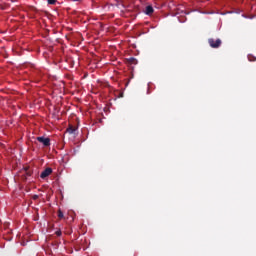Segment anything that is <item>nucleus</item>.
Listing matches in <instances>:
<instances>
[{
    "label": "nucleus",
    "instance_id": "nucleus-1",
    "mask_svg": "<svg viewBox=\"0 0 256 256\" xmlns=\"http://www.w3.org/2000/svg\"><path fill=\"white\" fill-rule=\"evenodd\" d=\"M208 43L210 45V47H212V49H219V47H221V39H214V38H209L208 39Z\"/></svg>",
    "mask_w": 256,
    "mask_h": 256
},
{
    "label": "nucleus",
    "instance_id": "nucleus-2",
    "mask_svg": "<svg viewBox=\"0 0 256 256\" xmlns=\"http://www.w3.org/2000/svg\"><path fill=\"white\" fill-rule=\"evenodd\" d=\"M37 141H39V143H42V145H44V147H50L51 146V139L50 138H45L43 136H39L36 138Z\"/></svg>",
    "mask_w": 256,
    "mask_h": 256
},
{
    "label": "nucleus",
    "instance_id": "nucleus-3",
    "mask_svg": "<svg viewBox=\"0 0 256 256\" xmlns=\"http://www.w3.org/2000/svg\"><path fill=\"white\" fill-rule=\"evenodd\" d=\"M51 173H53V169L48 167L44 171H42V173L40 174V177L41 179H47V177H49Z\"/></svg>",
    "mask_w": 256,
    "mask_h": 256
},
{
    "label": "nucleus",
    "instance_id": "nucleus-4",
    "mask_svg": "<svg viewBox=\"0 0 256 256\" xmlns=\"http://www.w3.org/2000/svg\"><path fill=\"white\" fill-rule=\"evenodd\" d=\"M154 11L155 10L153 9V6L148 5V6H146L144 13L146 15H153Z\"/></svg>",
    "mask_w": 256,
    "mask_h": 256
},
{
    "label": "nucleus",
    "instance_id": "nucleus-5",
    "mask_svg": "<svg viewBox=\"0 0 256 256\" xmlns=\"http://www.w3.org/2000/svg\"><path fill=\"white\" fill-rule=\"evenodd\" d=\"M75 131H77V129L74 128L73 125H70V126L67 128V133H69L70 135H73V133H75Z\"/></svg>",
    "mask_w": 256,
    "mask_h": 256
},
{
    "label": "nucleus",
    "instance_id": "nucleus-6",
    "mask_svg": "<svg viewBox=\"0 0 256 256\" xmlns=\"http://www.w3.org/2000/svg\"><path fill=\"white\" fill-rule=\"evenodd\" d=\"M129 65H137V59H135L134 57H130L127 59Z\"/></svg>",
    "mask_w": 256,
    "mask_h": 256
},
{
    "label": "nucleus",
    "instance_id": "nucleus-7",
    "mask_svg": "<svg viewBox=\"0 0 256 256\" xmlns=\"http://www.w3.org/2000/svg\"><path fill=\"white\" fill-rule=\"evenodd\" d=\"M58 217H59V219H63L65 217L63 214V211H61V209L58 210Z\"/></svg>",
    "mask_w": 256,
    "mask_h": 256
},
{
    "label": "nucleus",
    "instance_id": "nucleus-8",
    "mask_svg": "<svg viewBox=\"0 0 256 256\" xmlns=\"http://www.w3.org/2000/svg\"><path fill=\"white\" fill-rule=\"evenodd\" d=\"M248 61H256V57L253 55H248Z\"/></svg>",
    "mask_w": 256,
    "mask_h": 256
},
{
    "label": "nucleus",
    "instance_id": "nucleus-9",
    "mask_svg": "<svg viewBox=\"0 0 256 256\" xmlns=\"http://www.w3.org/2000/svg\"><path fill=\"white\" fill-rule=\"evenodd\" d=\"M49 5H55L57 3V0H47Z\"/></svg>",
    "mask_w": 256,
    "mask_h": 256
},
{
    "label": "nucleus",
    "instance_id": "nucleus-10",
    "mask_svg": "<svg viewBox=\"0 0 256 256\" xmlns=\"http://www.w3.org/2000/svg\"><path fill=\"white\" fill-rule=\"evenodd\" d=\"M32 199H33L34 201H37V199H39V195H37V194L33 195V196H32Z\"/></svg>",
    "mask_w": 256,
    "mask_h": 256
},
{
    "label": "nucleus",
    "instance_id": "nucleus-11",
    "mask_svg": "<svg viewBox=\"0 0 256 256\" xmlns=\"http://www.w3.org/2000/svg\"><path fill=\"white\" fill-rule=\"evenodd\" d=\"M55 235H57V237H61V230L56 231Z\"/></svg>",
    "mask_w": 256,
    "mask_h": 256
}]
</instances>
